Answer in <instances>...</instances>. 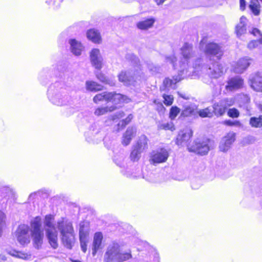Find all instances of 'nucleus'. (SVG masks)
I'll return each mask as SVG.
<instances>
[{"instance_id": "obj_1", "label": "nucleus", "mask_w": 262, "mask_h": 262, "mask_svg": "<svg viewBox=\"0 0 262 262\" xmlns=\"http://www.w3.org/2000/svg\"><path fill=\"white\" fill-rule=\"evenodd\" d=\"M43 224L47 237L53 249H56L58 247L57 228L61 234L64 246L69 249L72 248L74 242V230L71 222L61 219L57 222V227H56L54 223V216L52 214H47L45 217Z\"/></svg>"}, {"instance_id": "obj_2", "label": "nucleus", "mask_w": 262, "mask_h": 262, "mask_svg": "<svg viewBox=\"0 0 262 262\" xmlns=\"http://www.w3.org/2000/svg\"><path fill=\"white\" fill-rule=\"evenodd\" d=\"M181 53L183 59L181 62L179 75L176 78L173 77L172 79L165 78L163 81V85L160 87L161 92H166L170 88L176 89V84L182 79L187 77L195 78L199 76V72L202 71L203 66L202 60L200 58L196 60L192 67L188 65L189 60L193 57V55L192 45L188 43H184L181 48Z\"/></svg>"}, {"instance_id": "obj_3", "label": "nucleus", "mask_w": 262, "mask_h": 262, "mask_svg": "<svg viewBox=\"0 0 262 262\" xmlns=\"http://www.w3.org/2000/svg\"><path fill=\"white\" fill-rule=\"evenodd\" d=\"M30 226L31 229L28 225H19L15 232V237L21 245L26 246L30 242V231L33 246L38 249L41 248L44 238L41 217L37 216L34 218L30 222Z\"/></svg>"}, {"instance_id": "obj_4", "label": "nucleus", "mask_w": 262, "mask_h": 262, "mask_svg": "<svg viewBox=\"0 0 262 262\" xmlns=\"http://www.w3.org/2000/svg\"><path fill=\"white\" fill-rule=\"evenodd\" d=\"M47 95L50 101L57 106L70 105L72 102L71 97L68 94L66 85L62 81H57L51 84Z\"/></svg>"}, {"instance_id": "obj_5", "label": "nucleus", "mask_w": 262, "mask_h": 262, "mask_svg": "<svg viewBox=\"0 0 262 262\" xmlns=\"http://www.w3.org/2000/svg\"><path fill=\"white\" fill-rule=\"evenodd\" d=\"M118 80L126 86H135L140 84L143 79L142 73L138 71H122L118 75Z\"/></svg>"}, {"instance_id": "obj_6", "label": "nucleus", "mask_w": 262, "mask_h": 262, "mask_svg": "<svg viewBox=\"0 0 262 262\" xmlns=\"http://www.w3.org/2000/svg\"><path fill=\"white\" fill-rule=\"evenodd\" d=\"M211 144V141L208 139H197L192 145L188 146V149L189 151L200 155H205L210 149Z\"/></svg>"}, {"instance_id": "obj_7", "label": "nucleus", "mask_w": 262, "mask_h": 262, "mask_svg": "<svg viewBox=\"0 0 262 262\" xmlns=\"http://www.w3.org/2000/svg\"><path fill=\"white\" fill-rule=\"evenodd\" d=\"M104 101L108 103L118 104L123 102L128 103L130 101V99L126 96L119 93L105 92L99 93V102Z\"/></svg>"}, {"instance_id": "obj_8", "label": "nucleus", "mask_w": 262, "mask_h": 262, "mask_svg": "<svg viewBox=\"0 0 262 262\" xmlns=\"http://www.w3.org/2000/svg\"><path fill=\"white\" fill-rule=\"evenodd\" d=\"M234 103L235 99L234 98L222 99L213 104V112L216 116H222L225 113L227 109L232 106Z\"/></svg>"}, {"instance_id": "obj_9", "label": "nucleus", "mask_w": 262, "mask_h": 262, "mask_svg": "<svg viewBox=\"0 0 262 262\" xmlns=\"http://www.w3.org/2000/svg\"><path fill=\"white\" fill-rule=\"evenodd\" d=\"M168 157V151L166 149L161 148L150 152L149 161L151 164L155 165L166 162Z\"/></svg>"}, {"instance_id": "obj_10", "label": "nucleus", "mask_w": 262, "mask_h": 262, "mask_svg": "<svg viewBox=\"0 0 262 262\" xmlns=\"http://www.w3.org/2000/svg\"><path fill=\"white\" fill-rule=\"evenodd\" d=\"M204 51L207 56H214L218 59H220L223 55L222 47L214 42L207 43Z\"/></svg>"}, {"instance_id": "obj_11", "label": "nucleus", "mask_w": 262, "mask_h": 262, "mask_svg": "<svg viewBox=\"0 0 262 262\" xmlns=\"http://www.w3.org/2000/svg\"><path fill=\"white\" fill-rule=\"evenodd\" d=\"M98 128L97 121L93 122L90 126L89 130L85 133L86 141L90 143H97Z\"/></svg>"}, {"instance_id": "obj_12", "label": "nucleus", "mask_w": 262, "mask_h": 262, "mask_svg": "<svg viewBox=\"0 0 262 262\" xmlns=\"http://www.w3.org/2000/svg\"><path fill=\"white\" fill-rule=\"evenodd\" d=\"M235 140V133L229 132L225 136L220 143V150L223 152L227 151L230 148L232 144Z\"/></svg>"}, {"instance_id": "obj_13", "label": "nucleus", "mask_w": 262, "mask_h": 262, "mask_svg": "<svg viewBox=\"0 0 262 262\" xmlns=\"http://www.w3.org/2000/svg\"><path fill=\"white\" fill-rule=\"evenodd\" d=\"M251 60V58L247 57L240 58L233 66V71L238 74L243 73L250 66Z\"/></svg>"}, {"instance_id": "obj_14", "label": "nucleus", "mask_w": 262, "mask_h": 262, "mask_svg": "<svg viewBox=\"0 0 262 262\" xmlns=\"http://www.w3.org/2000/svg\"><path fill=\"white\" fill-rule=\"evenodd\" d=\"M207 73L211 78H217L224 73V67L219 62H215L207 70Z\"/></svg>"}, {"instance_id": "obj_15", "label": "nucleus", "mask_w": 262, "mask_h": 262, "mask_svg": "<svg viewBox=\"0 0 262 262\" xmlns=\"http://www.w3.org/2000/svg\"><path fill=\"white\" fill-rule=\"evenodd\" d=\"M243 84V79L239 76H236L228 80L225 88L227 91L232 92L242 88Z\"/></svg>"}, {"instance_id": "obj_16", "label": "nucleus", "mask_w": 262, "mask_h": 262, "mask_svg": "<svg viewBox=\"0 0 262 262\" xmlns=\"http://www.w3.org/2000/svg\"><path fill=\"white\" fill-rule=\"evenodd\" d=\"M192 136V131L189 128L181 130L176 139V144L178 145H187V142Z\"/></svg>"}, {"instance_id": "obj_17", "label": "nucleus", "mask_w": 262, "mask_h": 262, "mask_svg": "<svg viewBox=\"0 0 262 262\" xmlns=\"http://www.w3.org/2000/svg\"><path fill=\"white\" fill-rule=\"evenodd\" d=\"M119 244L113 242L108 247L107 251L105 254L110 260H115L120 252Z\"/></svg>"}, {"instance_id": "obj_18", "label": "nucleus", "mask_w": 262, "mask_h": 262, "mask_svg": "<svg viewBox=\"0 0 262 262\" xmlns=\"http://www.w3.org/2000/svg\"><path fill=\"white\" fill-rule=\"evenodd\" d=\"M79 234L81 250L85 253L87 251L88 233L84 230L83 225L81 223L80 224Z\"/></svg>"}, {"instance_id": "obj_19", "label": "nucleus", "mask_w": 262, "mask_h": 262, "mask_svg": "<svg viewBox=\"0 0 262 262\" xmlns=\"http://www.w3.org/2000/svg\"><path fill=\"white\" fill-rule=\"evenodd\" d=\"M250 84L252 88L256 91L262 92V75L257 73L250 79Z\"/></svg>"}, {"instance_id": "obj_20", "label": "nucleus", "mask_w": 262, "mask_h": 262, "mask_svg": "<svg viewBox=\"0 0 262 262\" xmlns=\"http://www.w3.org/2000/svg\"><path fill=\"white\" fill-rule=\"evenodd\" d=\"M71 52L76 56H79L83 49L82 44L75 39H70L69 41Z\"/></svg>"}, {"instance_id": "obj_21", "label": "nucleus", "mask_w": 262, "mask_h": 262, "mask_svg": "<svg viewBox=\"0 0 262 262\" xmlns=\"http://www.w3.org/2000/svg\"><path fill=\"white\" fill-rule=\"evenodd\" d=\"M246 25V17H241L240 19V22L235 27V32L237 37L240 38L242 35L246 33L247 31Z\"/></svg>"}, {"instance_id": "obj_22", "label": "nucleus", "mask_w": 262, "mask_h": 262, "mask_svg": "<svg viewBox=\"0 0 262 262\" xmlns=\"http://www.w3.org/2000/svg\"><path fill=\"white\" fill-rule=\"evenodd\" d=\"M249 8L252 14L258 15L260 12V5L258 0H250Z\"/></svg>"}, {"instance_id": "obj_23", "label": "nucleus", "mask_w": 262, "mask_h": 262, "mask_svg": "<svg viewBox=\"0 0 262 262\" xmlns=\"http://www.w3.org/2000/svg\"><path fill=\"white\" fill-rule=\"evenodd\" d=\"M90 57L92 66L98 69V49H93L90 52Z\"/></svg>"}, {"instance_id": "obj_24", "label": "nucleus", "mask_w": 262, "mask_h": 262, "mask_svg": "<svg viewBox=\"0 0 262 262\" xmlns=\"http://www.w3.org/2000/svg\"><path fill=\"white\" fill-rule=\"evenodd\" d=\"M155 20L152 18L147 19L144 21H140L137 24L138 29L140 30H147L152 27Z\"/></svg>"}, {"instance_id": "obj_25", "label": "nucleus", "mask_w": 262, "mask_h": 262, "mask_svg": "<svg viewBox=\"0 0 262 262\" xmlns=\"http://www.w3.org/2000/svg\"><path fill=\"white\" fill-rule=\"evenodd\" d=\"M147 142V137L145 135H142L135 146L139 148L140 150L143 151L148 148Z\"/></svg>"}, {"instance_id": "obj_26", "label": "nucleus", "mask_w": 262, "mask_h": 262, "mask_svg": "<svg viewBox=\"0 0 262 262\" xmlns=\"http://www.w3.org/2000/svg\"><path fill=\"white\" fill-rule=\"evenodd\" d=\"M87 38L94 43L98 42V33L97 30L92 29L87 31Z\"/></svg>"}, {"instance_id": "obj_27", "label": "nucleus", "mask_w": 262, "mask_h": 262, "mask_svg": "<svg viewBox=\"0 0 262 262\" xmlns=\"http://www.w3.org/2000/svg\"><path fill=\"white\" fill-rule=\"evenodd\" d=\"M249 123L252 127H260L262 126V115L258 117H251L249 121Z\"/></svg>"}, {"instance_id": "obj_28", "label": "nucleus", "mask_w": 262, "mask_h": 262, "mask_svg": "<svg viewBox=\"0 0 262 262\" xmlns=\"http://www.w3.org/2000/svg\"><path fill=\"white\" fill-rule=\"evenodd\" d=\"M99 81L110 86H113L115 84V78L113 77L108 78L103 74L99 73Z\"/></svg>"}, {"instance_id": "obj_29", "label": "nucleus", "mask_w": 262, "mask_h": 262, "mask_svg": "<svg viewBox=\"0 0 262 262\" xmlns=\"http://www.w3.org/2000/svg\"><path fill=\"white\" fill-rule=\"evenodd\" d=\"M86 89L92 92H96L98 91V84L94 81H87L85 83Z\"/></svg>"}, {"instance_id": "obj_30", "label": "nucleus", "mask_w": 262, "mask_h": 262, "mask_svg": "<svg viewBox=\"0 0 262 262\" xmlns=\"http://www.w3.org/2000/svg\"><path fill=\"white\" fill-rule=\"evenodd\" d=\"M132 257L131 251L128 250L127 252L124 253L120 252L118 256L115 260L119 261H124L130 259Z\"/></svg>"}, {"instance_id": "obj_31", "label": "nucleus", "mask_w": 262, "mask_h": 262, "mask_svg": "<svg viewBox=\"0 0 262 262\" xmlns=\"http://www.w3.org/2000/svg\"><path fill=\"white\" fill-rule=\"evenodd\" d=\"M133 118V116L132 114H129L125 119H123L119 122L118 124V129L117 131H119L121 129H122L127 124H128L130 121Z\"/></svg>"}, {"instance_id": "obj_32", "label": "nucleus", "mask_w": 262, "mask_h": 262, "mask_svg": "<svg viewBox=\"0 0 262 262\" xmlns=\"http://www.w3.org/2000/svg\"><path fill=\"white\" fill-rule=\"evenodd\" d=\"M98 250V232H96L94 234V241L92 247V253L95 256Z\"/></svg>"}, {"instance_id": "obj_33", "label": "nucleus", "mask_w": 262, "mask_h": 262, "mask_svg": "<svg viewBox=\"0 0 262 262\" xmlns=\"http://www.w3.org/2000/svg\"><path fill=\"white\" fill-rule=\"evenodd\" d=\"M143 151L140 150L139 148L137 147L136 146H134L133 149L130 154V158L132 160L134 161L138 160L140 157V154Z\"/></svg>"}, {"instance_id": "obj_34", "label": "nucleus", "mask_w": 262, "mask_h": 262, "mask_svg": "<svg viewBox=\"0 0 262 262\" xmlns=\"http://www.w3.org/2000/svg\"><path fill=\"white\" fill-rule=\"evenodd\" d=\"M199 116L201 117H211L213 115V112L211 109L207 107L203 110H200L198 111Z\"/></svg>"}, {"instance_id": "obj_35", "label": "nucleus", "mask_w": 262, "mask_h": 262, "mask_svg": "<svg viewBox=\"0 0 262 262\" xmlns=\"http://www.w3.org/2000/svg\"><path fill=\"white\" fill-rule=\"evenodd\" d=\"M162 97L164 99L163 102L166 105L169 106L172 104L173 101L172 95L164 93L162 94Z\"/></svg>"}, {"instance_id": "obj_36", "label": "nucleus", "mask_w": 262, "mask_h": 262, "mask_svg": "<svg viewBox=\"0 0 262 262\" xmlns=\"http://www.w3.org/2000/svg\"><path fill=\"white\" fill-rule=\"evenodd\" d=\"M158 128L160 129L170 130L171 131L175 129L172 122H165L159 125Z\"/></svg>"}, {"instance_id": "obj_37", "label": "nucleus", "mask_w": 262, "mask_h": 262, "mask_svg": "<svg viewBox=\"0 0 262 262\" xmlns=\"http://www.w3.org/2000/svg\"><path fill=\"white\" fill-rule=\"evenodd\" d=\"M8 253L12 256L21 259H26L27 257V255L26 254L16 251L15 250H11L9 251Z\"/></svg>"}, {"instance_id": "obj_38", "label": "nucleus", "mask_w": 262, "mask_h": 262, "mask_svg": "<svg viewBox=\"0 0 262 262\" xmlns=\"http://www.w3.org/2000/svg\"><path fill=\"white\" fill-rule=\"evenodd\" d=\"M180 112V109L176 106H172L170 110L169 118L174 120L178 114Z\"/></svg>"}, {"instance_id": "obj_39", "label": "nucleus", "mask_w": 262, "mask_h": 262, "mask_svg": "<svg viewBox=\"0 0 262 262\" xmlns=\"http://www.w3.org/2000/svg\"><path fill=\"white\" fill-rule=\"evenodd\" d=\"M6 226V215L5 213L0 211V236L2 235V232L3 228Z\"/></svg>"}, {"instance_id": "obj_40", "label": "nucleus", "mask_w": 262, "mask_h": 262, "mask_svg": "<svg viewBox=\"0 0 262 262\" xmlns=\"http://www.w3.org/2000/svg\"><path fill=\"white\" fill-rule=\"evenodd\" d=\"M43 190H39L37 191L31 193L28 197L29 202H34L35 199L38 196H40L42 193Z\"/></svg>"}, {"instance_id": "obj_41", "label": "nucleus", "mask_w": 262, "mask_h": 262, "mask_svg": "<svg viewBox=\"0 0 262 262\" xmlns=\"http://www.w3.org/2000/svg\"><path fill=\"white\" fill-rule=\"evenodd\" d=\"M121 172L128 178H140V176L137 174V172L132 173L130 172V169L128 168H127L125 170H122Z\"/></svg>"}, {"instance_id": "obj_42", "label": "nucleus", "mask_w": 262, "mask_h": 262, "mask_svg": "<svg viewBox=\"0 0 262 262\" xmlns=\"http://www.w3.org/2000/svg\"><path fill=\"white\" fill-rule=\"evenodd\" d=\"M194 109L190 106H187L185 107L184 110H183L181 113V116L183 117H188L189 116L193 113Z\"/></svg>"}, {"instance_id": "obj_43", "label": "nucleus", "mask_w": 262, "mask_h": 262, "mask_svg": "<svg viewBox=\"0 0 262 262\" xmlns=\"http://www.w3.org/2000/svg\"><path fill=\"white\" fill-rule=\"evenodd\" d=\"M63 0H47L46 3L50 6L57 8L60 6Z\"/></svg>"}, {"instance_id": "obj_44", "label": "nucleus", "mask_w": 262, "mask_h": 262, "mask_svg": "<svg viewBox=\"0 0 262 262\" xmlns=\"http://www.w3.org/2000/svg\"><path fill=\"white\" fill-rule=\"evenodd\" d=\"M228 115L230 117L237 118L239 115V113L237 109L233 108L229 110Z\"/></svg>"}, {"instance_id": "obj_45", "label": "nucleus", "mask_w": 262, "mask_h": 262, "mask_svg": "<svg viewBox=\"0 0 262 262\" xmlns=\"http://www.w3.org/2000/svg\"><path fill=\"white\" fill-rule=\"evenodd\" d=\"M136 128L135 127H129L124 135L132 138L134 135L136 134Z\"/></svg>"}, {"instance_id": "obj_46", "label": "nucleus", "mask_w": 262, "mask_h": 262, "mask_svg": "<svg viewBox=\"0 0 262 262\" xmlns=\"http://www.w3.org/2000/svg\"><path fill=\"white\" fill-rule=\"evenodd\" d=\"M259 45V41L258 40H253L249 42L247 47L250 50L254 49L257 48Z\"/></svg>"}, {"instance_id": "obj_47", "label": "nucleus", "mask_w": 262, "mask_h": 262, "mask_svg": "<svg viewBox=\"0 0 262 262\" xmlns=\"http://www.w3.org/2000/svg\"><path fill=\"white\" fill-rule=\"evenodd\" d=\"M225 124L228 126H235L238 127L242 126V124L239 121L227 120L225 121Z\"/></svg>"}, {"instance_id": "obj_48", "label": "nucleus", "mask_w": 262, "mask_h": 262, "mask_svg": "<svg viewBox=\"0 0 262 262\" xmlns=\"http://www.w3.org/2000/svg\"><path fill=\"white\" fill-rule=\"evenodd\" d=\"M114 109H115V108H114V106H110V107H108L107 106L105 107H101V108L99 107V115H101V114H103L105 112L113 111Z\"/></svg>"}, {"instance_id": "obj_49", "label": "nucleus", "mask_w": 262, "mask_h": 262, "mask_svg": "<svg viewBox=\"0 0 262 262\" xmlns=\"http://www.w3.org/2000/svg\"><path fill=\"white\" fill-rule=\"evenodd\" d=\"M124 116V113L121 111H119L115 113L113 116H112V119L113 120H115L116 119H120L122 117H123Z\"/></svg>"}, {"instance_id": "obj_50", "label": "nucleus", "mask_w": 262, "mask_h": 262, "mask_svg": "<svg viewBox=\"0 0 262 262\" xmlns=\"http://www.w3.org/2000/svg\"><path fill=\"white\" fill-rule=\"evenodd\" d=\"M153 102L155 105H157V111H158L159 112H162L164 111V107L161 102H159L157 100H155Z\"/></svg>"}, {"instance_id": "obj_51", "label": "nucleus", "mask_w": 262, "mask_h": 262, "mask_svg": "<svg viewBox=\"0 0 262 262\" xmlns=\"http://www.w3.org/2000/svg\"><path fill=\"white\" fill-rule=\"evenodd\" d=\"M132 139V138L131 137L124 135L123 136L122 144L125 146L128 145L130 143Z\"/></svg>"}, {"instance_id": "obj_52", "label": "nucleus", "mask_w": 262, "mask_h": 262, "mask_svg": "<svg viewBox=\"0 0 262 262\" xmlns=\"http://www.w3.org/2000/svg\"><path fill=\"white\" fill-rule=\"evenodd\" d=\"M166 61L169 62L170 63L172 64L173 67L175 68V64L174 62L176 61V58L174 55H172L169 57H166Z\"/></svg>"}, {"instance_id": "obj_53", "label": "nucleus", "mask_w": 262, "mask_h": 262, "mask_svg": "<svg viewBox=\"0 0 262 262\" xmlns=\"http://www.w3.org/2000/svg\"><path fill=\"white\" fill-rule=\"evenodd\" d=\"M246 2L245 0H239V8L241 10L244 11L246 9Z\"/></svg>"}, {"instance_id": "obj_54", "label": "nucleus", "mask_w": 262, "mask_h": 262, "mask_svg": "<svg viewBox=\"0 0 262 262\" xmlns=\"http://www.w3.org/2000/svg\"><path fill=\"white\" fill-rule=\"evenodd\" d=\"M148 68L149 70L152 72V73H156L157 72L158 68L154 66V65L149 64L148 66Z\"/></svg>"}, {"instance_id": "obj_55", "label": "nucleus", "mask_w": 262, "mask_h": 262, "mask_svg": "<svg viewBox=\"0 0 262 262\" xmlns=\"http://www.w3.org/2000/svg\"><path fill=\"white\" fill-rule=\"evenodd\" d=\"M115 162L117 165L119 166L120 167L124 166V158H122L121 160L120 161H118V160L117 159H115Z\"/></svg>"}, {"instance_id": "obj_56", "label": "nucleus", "mask_w": 262, "mask_h": 262, "mask_svg": "<svg viewBox=\"0 0 262 262\" xmlns=\"http://www.w3.org/2000/svg\"><path fill=\"white\" fill-rule=\"evenodd\" d=\"M250 32L254 36H256L257 34H258L259 35L261 34L260 31L256 28H253Z\"/></svg>"}, {"instance_id": "obj_57", "label": "nucleus", "mask_w": 262, "mask_h": 262, "mask_svg": "<svg viewBox=\"0 0 262 262\" xmlns=\"http://www.w3.org/2000/svg\"><path fill=\"white\" fill-rule=\"evenodd\" d=\"M93 101L95 103H97L98 102V94H97L95 96V97L93 98Z\"/></svg>"}, {"instance_id": "obj_58", "label": "nucleus", "mask_w": 262, "mask_h": 262, "mask_svg": "<svg viewBox=\"0 0 262 262\" xmlns=\"http://www.w3.org/2000/svg\"><path fill=\"white\" fill-rule=\"evenodd\" d=\"M99 246H100V243H101V241L102 240V238H103V236H102V234H101V233L99 232Z\"/></svg>"}, {"instance_id": "obj_59", "label": "nucleus", "mask_w": 262, "mask_h": 262, "mask_svg": "<svg viewBox=\"0 0 262 262\" xmlns=\"http://www.w3.org/2000/svg\"><path fill=\"white\" fill-rule=\"evenodd\" d=\"M0 258L3 260H5L6 259V256L3 255H0Z\"/></svg>"}, {"instance_id": "obj_60", "label": "nucleus", "mask_w": 262, "mask_h": 262, "mask_svg": "<svg viewBox=\"0 0 262 262\" xmlns=\"http://www.w3.org/2000/svg\"><path fill=\"white\" fill-rule=\"evenodd\" d=\"M178 94H179V96H180V97H181L183 98L184 99H188V97H185L184 95H183V94H180V93H179Z\"/></svg>"}, {"instance_id": "obj_61", "label": "nucleus", "mask_w": 262, "mask_h": 262, "mask_svg": "<svg viewBox=\"0 0 262 262\" xmlns=\"http://www.w3.org/2000/svg\"><path fill=\"white\" fill-rule=\"evenodd\" d=\"M71 261L72 262H82L80 260H78V259H71Z\"/></svg>"}, {"instance_id": "obj_62", "label": "nucleus", "mask_w": 262, "mask_h": 262, "mask_svg": "<svg viewBox=\"0 0 262 262\" xmlns=\"http://www.w3.org/2000/svg\"><path fill=\"white\" fill-rule=\"evenodd\" d=\"M260 35L261 37L258 40V41H259V44H262V34H261Z\"/></svg>"}, {"instance_id": "obj_63", "label": "nucleus", "mask_w": 262, "mask_h": 262, "mask_svg": "<svg viewBox=\"0 0 262 262\" xmlns=\"http://www.w3.org/2000/svg\"><path fill=\"white\" fill-rule=\"evenodd\" d=\"M134 57V59L135 60V62H136L137 61H138V59L137 58H136V57H135V56H133Z\"/></svg>"}, {"instance_id": "obj_64", "label": "nucleus", "mask_w": 262, "mask_h": 262, "mask_svg": "<svg viewBox=\"0 0 262 262\" xmlns=\"http://www.w3.org/2000/svg\"><path fill=\"white\" fill-rule=\"evenodd\" d=\"M98 111V108H97L96 110H95V115H98V114H97V111Z\"/></svg>"}]
</instances>
